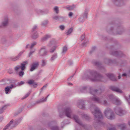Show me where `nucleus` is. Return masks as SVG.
I'll return each instance as SVG.
<instances>
[{
    "label": "nucleus",
    "mask_w": 130,
    "mask_h": 130,
    "mask_svg": "<svg viewBox=\"0 0 130 130\" xmlns=\"http://www.w3.org/2000/svg\"><path fill=\"white\" fill-rule=\"evenodd\" d=\"M83 79H89L92 82H104V77L100 74L98 73L96 71L90 70L88 73H86L83 76Z\"/></svg>",
    "instance_id": "1"
},
{
    "label": "nucleus",
    "mask_w": 130,
    "mask_h": 130,
    "mask_svg": "<svg viewBox=\"0 0 130 130\" xmlns=\"http://www.w3.org/2000/svg\"><path fill=\"white\" fill-rule=\"evenodd\" d=\"M114 48V46L112 45L110 48V51L109 52L110 54L112 55L115 56L116 57H126V55L123 53L122 51H112L111 50H113Z\"/></svg>",
    "instance_id": "2"
},
{
    "label": "nucleus",
    "mask_w": 130,
    "mask_h": 130,
    "mask_svg": "<svg viewBox=\"0 0 130 130\" xmlns=\"http://www.w3.org/2000/svg\"><path fill=\"white\" fill-rule=\"evenodd\" d=\"M104 113L105 116L108 119L112 120L114 118V113L113 111L110 108H108L105 110Z\"/></svg>",
    "instance_id": "3"
},
{
    "label": "nucleus",
    "mask_w": 130,
    "mask_h": 130,
    "mask_svg": "<svg viewBox=\"0 0 130 130\" xmlns=\"http://www.w3.org/2000/svg\"><path fill=\"white\" fill-rule=\"evenodd\" d=\"M22 118H20L17 120H16L15 122L13 123V119L11 120L7 124L4 128L3 130H6L10 126L11 124L13 123V127H15L18 125L21 121Z\"/></svg>",
    "instance_id": "4"
},
{
    "label": "nucleus",
    "mask_w": 130,
    "mask_h": 130,
    "mask_svg": "<svg viewBox=\"0 0 130 130\" xmlns=\"http://www.w3.org/2000/svg\"><path fill=\"white\" fill-rule=\"evenodd\" d=\"M94 111V112H92V113L94 116L95 118L100 119H103L102 113L98 108H95Z\"/></svg>",
    "instance_id": "5"
},
{
    "label": "nucleus",
    "mask_w": 130,
    "mask_h": 130,
    "mask_svg": "<svg viewBox=\"0 0 130 130\" xmlns=\"http://www.w3.org/2000/svg\"><path fill=\"white\" fill-rule=\"evenodd\" d=\"M73 118L76 123L84 127L85 129L87 130H90L87 128V125L83 124L78 119V117L77 116L74 115L73 117Z\"/></svg>",
    "instance_id": "6"
},
{
    "label": "nucleus",
    "mask_w": 130,
    "mask_h": 130,
    "mask_svg": "<svg viewBox=\"0 0 130 130\" xmlns=\"http://www.w3.org/2000/svg\"><path fill=\"white\" fill-rule=\"evenodd\" d=\"M115 111L117 114L121 116H123L127 113L126 111L122 109L121 107H118L115 109Z\"/></svg>",
    "instance_id": "7"
},
{
    "label": "nucleus",
    "mask_w": 130,
    "mask_h": 130,
    "mask_svg": "<svg viewBox=\"0 0 130 130\" xmlns=\"http://www.w3.org/2000/svg\"><path fill=\"white\" fill-rule=\"evenodd\" d=\"M104 62L105 64L109 65H111L112 64H118V62L115 59L112 60L111 59L105 58L104 59Z\"/></svg>",
    "instance_id": "8"
},
{
    "label": "nucleus",
    "mask_w": 130,
    "mask_h": 130,
    "mask_svg": "<svg viewBox=\"0 0 130 130\" xmlns=\"http://www.w3.org/2000/svg\"><path fill=\"white\" fill-rule=\"evenodd\" d=\"M26 83L30 86L34 88H36L38 86V83L35 82V80L33 79L29 80Z\"/></svg>",
    "instance_id": "9"
},
{
    "label": "nucleus",
    "mask_w": 130,
    "mask_h": 130,
    "mask_svg": "<svg viewBox=\"0 0 130 130\" xmlns=\"http://www.w3.org/2000/svg\"><path fill=\"white\" fill-rule=\"evenodd\" d=\"M47 52L46 50V47L43 46L39 50V53L40 55L41 56H45L47 55Z\"/></svg>",
    "instance_id": "10"
},
{
    "label": "nucleus",
    "mask_w": 130,
    "mask_h": 130,
    "mask_svg": "<svg viewBox=\"0 0 130 130\" xmlns=\"http://www.w3.org/2000/svg\"><path fill=\"white\" fill-rule=\"evenodd\" d=\"M117 25V29L116 34L121 35L124 31V28L120 23H119Z\"/></svg>",
    "instance_id": "11"
},
{
    "label": "nucleus",
    "mask_w": 130,
    "mask_h": 130,
    "mask_svg": "<svg viewBox=\"0 0 130 130\" xmlns=\"http://www.w3.org/2000/svg\"><path fill=\"white\" fill-rule=\"evenodd\" d=\"M124 0H112V2L116 6H121L124 5Z\"/></svg>",
    "instance_id": "12"
},
{
    "label": "nucleus",
    "mask_w": 130,
    "mask_h": 130,
    "mask_svg": "<svg viewBox=\"0 0 130 130\" xmlns=\"http://www.w3.org/2000/svg\"><path fill=\"white\" fill-rule=\"evenodd\" d=\"M53 19L57 20L61 22H63L65 20V18L60 15H56L53 17Z\"/></svg>",
    "instance_id": "13"
},
{
    "label": "nucleus",
    "mask_w": 130,
    "mask_h": 130,
    "mask_svg": "<svg viewBox=\"0 0 130 130\" xmlns=\"http://www.w3.org/2000/svg\"><path fill=\"white\" fill-rule=\"evenodd\" d=\"M110 89L112 91L119 93H122V91L119 88L115 86H111L109 87Z\"/></svg>",
    "instance_id": "14"
},
{
    "label": "nucleus",
    "mask_w": 130,
    "mask_h": 130,
    "mask_svg": "<svg viewBox=\"0 0 130 130\" xmlns=\"http://www.w3.org/2000/svg\"><path fill=\"white\" fill-rule=\"evenodd\" d=\"M53 122H54L52 121L49 122L48 123V125L50 127L51 130H60L57 126H51L53 124Z\"/></svg>",
    "instance_id": "15"
},
{
    "label": "nucleus",
    "mask_w": 130,
    "mask_h": 130,
    "mask_svg": "<svg viewBox=\"0 0 130 130\" xmlns=\"http://www.w3.org/2000/svg\"><path fill=\"white\" fill-rule=\"evenodd\" d=\"M39 65V62H33L31 65V68L30 69V71H32L38 67Z\"/></svg>",
    "instance_id": "16"
},
{
    "label": "nucleus",
    "mask_w": 130,
    "mask_h": 130,
    "mask_svg": "<svg viewBox=\"0 0 130 130\" xmlns=\"http://www.w3.org/2000/svg\"><path fill=\"white\" fill-rule=\"evenodd\" d=\"M15 87V86H14L13 84H11L9 86H7L5 88V91L6 94H7L9 93H10L11 91V89Z\"/></svg>",
    "instance_id": "17"
},
{
    "label": "nucleus",
    "mask_w": 130,
    "mask_h": 130,
    "mask_svg": "<svg viewBox=\"0 0 130 130\" xmlns=\"http://www.w3.org/2000/svg\"><path fill=\"white\" fill-rule=\"evenodd\" d=\"M106 75L110 80L114 81H117V79L113 74L107 73Z\"/></svg>",
    "instance_id": "18"
},
{
    "label": "nucleus",
    "mask_w": 130,
    "mask_h": 130,
    "mask_svg": "<svg viewBox=\"0 0 130 130\" xmlns=\"http://www.w3.org/2000/svg\"><path fill=\"white\" fill-rule=\"evenodd\" d=\"M23 53V52H20L15 57H11L9 58L10 59L13 61H15L18 60L20 57Z\"/></svg>",
    "instance_id": "19"
},
{
    "label": "nucleus",
    "mask_w": 130,
    "mask_h": 130,
    "mask_svg": "<svg viewBox=\"0 0 130 130\" xmlns=\"http://www.w3.org/2000/svg\"><path fill=\"white\" fill-rule=\"evenodd\" d=\"M66 115L68 117L71 118L70 113L71 112V109L70 108L68 107L66 108L64 111Z\"/></svg>",
    "instance_id": "20"
},
{
    "label": "nucleus",
    "mask_w": 130,
    "mask_h": 130,
    "mask_svg": "<svg viewBox=\"0 0 130 130\" xmlns=\"http://www.w3.org/2000/svg\"><path fill=\"white\" fill-rule=\"evenodd\" d=\"M84 103V101L83 100L79 101L78 102V107L83 109H85V104Z\"/></svg>",
    "instance_id": "21"
},
{
    "label": "nucleus",
    "mask_w": 130,
    "mask_h": 130,
    "mask_svg": "<svg viewBox=\"0 0 130 130\" xmlns=\"http://www.w3.org/2000/svg\"><path fill=\"white\" fill-rule=\"evenodd\" d=\"M28 62L27 61H23L22 63L21 64L20 66V68L21 70H25L26 68V65L28 64Z\"/></svg>",
    "instance_id": "22"
},
{
    "label": "nucleus",
    "mask_w": 130,
    "mask_h": 130,
    "mask_svg": "<svg viewBox=\"0 0 130 130\" xmlns=\"http://www.w3.org/2000/svg\"><path fill=\"white\" fill-rule=\"evenodd\" d=\"M89 90L90 93L94 95H95L94 94L96 93L99 91V90L97 89H93L91 87H90Z\"/></svg>",
    "instance_id": "23"
},
{
    "label": "nucleus",
    "mask_w": 130,
    "mask_h": 130,
    "mask_svg": "<svg viewBox=\"0 0 130 130\" xmlns=\"http://www.w3.org/2000/svg\"><path fill=\"white\" fill-rule=\"evenodd\" d=\"M82 117L83 118H84L87 121H89L91 118L87 114H83L82 115Z\"/></svg>",
    "instance_id": "24"
},
{
    "label": "nucleus",
    "mask_w": 130,
    "mask_h": 130,
    "mask_svg": "<svg viewBox=\"0 0 130 130\" xmlns=\"http://www.w3.org/2000/svg\"><path fill=\"white\" fill-rule=\"evenodd\" d=\"M49 94L48 95L45 99H44V98L43 97L42 99H40L39 101H37L36 102V103L38 104L45 101L46 100L47 98L49 96Z\"/></svg>",
    "instance_id": "25"
},
{
    "label": "nucleus",
    "mask_w": 130,
    "mask_h": 130,
    "mask_svg": "<svg viewBox=\"0 0 130 130\" xmlns=\"http://www.w3.org/2000/svg\"><path fill=\"white\" fill-rule=\"evenodd\" d=\"M31 38L33 39H36L38 37V34L37 31L32 32Z\"/></svg>",
    "instance_id": "26"
},
{
    "label": "nucleus",
    "mask_w": 130,
    "mask_h": 130,
    "mask_svg": "<svg viewBox=\"0 0 130 130\" xmlns=\"http://www.w3.org/2000/svg\"><path fill=\"white\" fill-rule=\"evenodd\" d=\"M8 19L7 17L4 18V21L2 23V26H6L8 23Z\"/></svg>",
    "instance_id": "27"
},
{
    "label": "nucleus",
    "mask_w": 130,
    "mask_h": 130,
    "mask_svg": "<svg viewBox=\"0 0 130 130\" xmlns=\"http://www.w3.org/2000/svg\"><path fill=\"white\" fill-rule=\"evenodd\" d=\"M51 36L50 35L47 34L45 36L41 38V40L42 41H44L47 40L48 38L51 37Z\"/></svg>",
    "instance_id": "28"
},
{
    "label": "nucleus",
    "mask_w": 130,
    "mask_h": 130,
    "mask_svg": "<svg viewBox=\"0 0 130 130\" xmlns=\"http://www.w3.org/2000/svg\"><path fill=\"white\" fill-rule=\"evenodd\" d=\"M108 97L110 100L113 102L115 101V100L116 99V97L112 94L109 95L108 96Z\"/></svg>",
    "instance_id": "29"
},
{
    "label": "nucleus",
    "mask_w": 130,
    "mask_h": 130,
    "mask_svg": "<svg viewBox=\"0 0 130 130\" xmlns=\"http://www.w3.org/2000/svg\"><path fill=\"white\" fill-rule=\"evenodd\" d=\"M113 103L117 105H120L121 104V102L117 98H116L115 101L113 102Z\"/></svg>",
    "instance_id": "30"
},
{
    "label": "nucleus",
    "mask_w": 130,
    "mask_h": 130,
    "mask_svg": "<svg viewBox=\"0 0 130 130\" xmlns=\"http://www.w3.org/2000/svg\"><path fill=\"white\" fill-rule=\"evenodd\" d=\"M91 100L92 101H93L96 102L98 103L100 102V100L98 98L94 97L92 98L91 99Z\"/></svg>",
    "instance_id": "31"
},
{
    "label": "nucleus",
    "mask_w": 130,
    "mask_h": 130,
    "mask_svg": "<svg viewBox=\"0 0 130 130\" xmlns=\"http://www.w3.org/2000/svg\"><path fill=\"white\" fill-rule=\"evenodd\" d=\"M57 57V54L56 53H55L52 56L50 59V60L52 61H53Z\"/></svg>",
    "instance_id": "32"
},
{
    "label": "nucleus",
    "mask_w": 130,
    "mask_h": 130,
    "mask_svg": "<svg viewBox=\"0 0 130 130\" xmlns=\"http://www.w3.org/2000/svg\"><path fill=\"white\" fill-rule=\"evenodd\" d=\"M73 28L71 27L67 30V31L66 32V34L67 35H68L70 34L73 31Z\"/></svg>",
    "instance_id": "33"
},
{
    "label": "nucleus",
    "mask_w": 130,
    "mask_h": 130,
    "mask_svg": "<svg viewBox=\"0 0 130 130\" xmlns=\"http://www.w3.org/2000/svg\"><path fill=\"white\" fill-rule=\"evenodd\" d=\"M87 88L86 86L80 89V91L82 93H86L87 92Z\"/></svg>",
    "instance_id": "34"
},
{
    "label": "nucleus",
    "mask_w": 130,
    "mask_h": 130,
    "mask_svg": "<svg viewBox=\"0 0 130 130\" xmlns=\"http://www.w3.org/2000/svg\"><path fill=\"white\" fill-rule=\"evenodd\" d=\"M55 44V41L54 40H52L50 41L48 46L50 47H51L52 46Z\"/></svg>",
    "instance_id": "35"
},
{
    "label": "nucleus",
    "mask_w": 130,
    "mask_h": 130,
    "mask_svg": "<svg viewBox=\"0 0 130 130\" xmlns=\"http://www.w3.org/2000/svg\"><path fill=\"white\" fill-rule=\"evenodd\" d=\"M67 50L68 48L67 47L66 45H65L63 47L61 53L63 54H64L66 53Z\"/></svg>",
    "instance_id": "36"
},
{
    "label": "nucleus",
    "mask_w": 130,
    "mask_h": 130,
    "mask_svg": "<svg viewBox=\"0 0 130 130\" xmlns=\"http://www.w3.org/2000/svg\"><path fill=\"white\" fill-rule=\"evenodd\" d=\"M88 10L87 9H85V12L84 14V18H85L86 19H87L88 18Z\"/></svg>",
    "instance_id": "37"
},
{
    "label": "nucleus",
    "mask_w": 130,
    "mask_h": 130,
    "mask_svg": "<svg viewBox=\"0 0 130 130\" xmlns=\"http://www.w3.org/2000/svg\"><path fill=\"white\" fill-rule=\"evenodd\" d=\"M75 5H73L72 6H69L67 7V9L69 10H71L75 8Z\"/></svg>",
    "instance_id": "38"
},
{
    "label": "nucleus",
    "mask_w": 130,
    "mask_h": 130,
    "mask_svg": "<svg viewBox=\"0 0 130 130\" xmlns=\"http://www.w3.org/2000/svg\"><path fill=\"white\" fill-rule=\"evenodd\" d=\"M6 108V105H4V106L2 107L1 108H0V114L2 113L4 111Z\"/></svg>",
    "instance_id": "39"
},
{
    "label": "nucleus",
    "mask_w": 130,
    "mask_h": 130,
    "mask_svg": "<svg viewBox=\"0 0 130 130\" xmlns=\"http://www.w3.org/2000/svg\"><path fill=\"white\" fill-rule=\"evenodd\" d=\"M48 20H47L43 21L41 23V25L43 26H46L48 23Z\"/></svg>",
    "instance_id": "40"
},
{
    "label": "nucleus",
    "mask_w": 130,
    "mask_h": 130,
    "mask_svg": "<svg viewBox=\"0 0 130 130\" xmlns=\"http://www.w3.org/2000/svg\"><path fill=\"white\" fill-rule=\"evenodd\" d=\"M24 70H21V71L19 72L18 74L19 76L22 77L24 75Z\"/></svg>",
    "instance_id": "41"
},
{
    "label": "nucleus",
    "mask_w": 130,
    "mask_h": 130,
    "mask_svg": "<svg viewBox=\"0 0 130 130\" xmlns=\"http://www.w3.org/2000/svg\"><path fill=\"white\" fill-rule=\"evenodd\" d=\"M56 46L55 45L53 46L50 50V52L51 53H53L54 52L55 50Z\"/></svg>",
    "instance_id": "42"
},
{
    "label": "nucleus",
    "mask_w": 130,
    "mask_h": 130,
    "mask_svg": "<svg viewBox=\"0 0 130 130\" xmlns=\"http://www.w3.org/2000/svg\"><path fill=\"white\" fill-rule=\"evenodd\" d=\"M119 126L121 128V130H124L126 128L125 125L123 124H121L120 125H119Z\"/></svg>",
    "instance_id": "43"
},
{
    "label": "nucleus",
    "mask_w": 130,
    "mask_h": 130,
    "mask_svg": "<svg viewBox=\"0 0 130 130\" xmlns=\"http://www.w3.org/2000/svg\"><path fill=\"white\" fill-rule=\"evenodd\" d=\"M96 48V47L95 46H94L92 47L91 50L89 52L90 54H92V53H93L95 50Z\"/></svg>",
    "instance_id": "44"
},
{
    "label": "nucleus",
    "mask_w": 130,
    "mask_h": 130,
    "mask_svg": "<svg viewBox=\"0 0 130 130\" xmlns=\"http://www.w3.org/2000/svg\"><path fill=\"white\" fill-rule=\"evenodd\" d=\"M94 64L96 66L99 67L101 66V64L99 62L96 61L93 62Z\"/></svg>",
    "instance_id": "45"
},
{
    "label": "nucleus",
    "mask_w": 130,
    "mask_h": 130,
    "mask_svg": "<svg viewBox=\"0 0 130 130\" xmlns=\"http://www.w3.org/2000/svg\"><path fill=\"white\" fill-rule=\"evenodd\" d=\"M37 28V26L36 25H35L34 27L32 28V30H31V32H35L36 31H36V29Z\"/></svg>",
    "instance_id": "46"
},
{
    "label": "nucleus",
    "mask_w": 130,
    "mask_h": 130,
    "mask_svg": "<svg viewBox=\"0 0 130 130\" xmlns=\"http://www.w3.org/2000/svg\"><path fill=\"white\" fill-rule=\"evenodd\" d=\"M54 10L55 11L56 14H58L59 13L58 8L57 6H55L54 8Z\"/></svg>",
    "instance_id": "47"
},
{
    "label": "nucleus",
    "mask_w": 130,
    "mask_h": 130,
    "mask_svg": "<svg viewBox=\"0 0 130 130\" xmlns=\"http://www.w3.org/2000/svg\"><path fill=\"white\" fill-rule=\"evenodd\" d=\"M25 83V82L23 81H21L20 82H18L17 83V86H20L24 84Z\"/></svg>",
    "instance_id": "48"
},
{
    "label": "nucleus",
    "mask_w": 130,
    "mask_h": 130,
    "mask_svg": "<svg viewBox=\"0 0 130 130\" xmlns=\"http://www.w3.org/2000/svg\"><path fill=\"white\" fill-rule=\"evenodd\" d=\"M30 92H29L28 93H26L25 95L24 96V97L22 99H26L27 98L28 96L29 95L30 93Z\"/></svg>",
    "instance_id": "49"
},
{
    "label": "nucleus",
    "mask_w": 130,
    "mask_h": 130,
    "mask_svg": "<svg viewBox=\"0 0 130 130\" xmlns=\"http://www.w3.org/2000/svg\"><path fill=\"white\" fill-rule=\"evenodd\" d=\"M37 43L36 42H34L31 44V46L30 47V49H32L34 46Z\"/></svg>",
    "instance_id": "50"
},
{
    "label": "nucleus",
    "mask_w": 130,
    "mask_h": 130,
    "mask_svg": "<svg viewBox=\"0 0 130 130\" xmlns=\"http://www.w3.org/2000/svg\"><path fill=\"white\" fill-rule=\"evenodd\" d=\"M46 62L44 60H43L42 61L41 66L42 67L46 65Z\"/></svg>",
    "instance_id": "51"
},
{
    "label": "nucleus",
    "mask_w": 130,
    "mask_h": 130,
    "mask_svg": "<svg viewBox=\"0 0 130 130\" xmlns=\"http://www.w3.org/2000/svg\"><path fill=\"white\" fill-rule=\"evenodd\" d=\"M59 27L60 29L62 30H64L65 28V27L64 26L62 25H60L59 26Z\"/></svg>",
    "instance_id": "52"
},
{
    "label": "nucleus",
    "mask_w": 130,
    "mask_h": 130,
    "mask_svg": "<svg viewBox=\"0 0 130 130\" xmlns=\"http://www.w3.org/2000/svg\"><path fill=\"white\" fill-rule=\"evenodd\" d=\"M22 111V110H19L18 112L17 113L15 112V113L14 115L15 116L18 115V114L20 113Z\"/></svg>",
    "instance_id": "53"
},
{
    "label": "nucleus",
    "mask_w": 130,
    "mask_h": 130,
    "mask_svg": "<svg viewBox=\"0 0 130 130\" xmlns=\"http://www.w3.org/2000/svg\"><path fill=\"white\" fill-rule=\"evenodd\" d=\"M85 38V36L84 35H82L80 37L81 40L82 41Z\"/></svg>",
    "instance_id": "54"
},
{
    "label": "nucleus",
    "mask_w": 130,
    "mask_h": 130,
    "mask_svg": "<svg viewBox=\"0 0 130 130\" xmlns=\"http://www.w3.org/2000/svg\"><path fill=\"white\" fill-rule=\"evenodd\" d=\"M87 42H84L83 43H82V45L83 46H86V44H87Z\"/></svg>",
    "instance_id": "55"
},
{
    "label": "nucleus",
    "mask_w": 130,
    "mask_h": 130,
    "mask_svg": "<svg viewBox=\"0 0 130 130\" xmlns=\"http://www.w3.org/2000/svg\"><path fill=\"white\" fill-rule=\"evenodd\" d=\"M113 29L114 28L113 27H111L110 28V31H108L107 32H108V33H110L111 32H112V31L113 30Z\"/></svg>",
    "instance_id": "56"
},
{
    "label": "nucleus",
    "mask_w": 130,
    "mask_h": 130,
    "mask_svg": "<svg viewBox=\"0 0 130 130\" xmlns=\"http://www.w3.org/2000/svg\"><path fill=\"white\" fill-rule=\"evenodd\" d=\"M68 63L70 66L71 65L73 64L71 60H69L68 62Z\"/></svg>",
    "instance_id": "57"
},
{
    "label": "nucleus",
    "mask_w": 130,
    "mask_h": 130,
    "mask_svg": "<svg viewBox=\"0 0 130 130\" xmlns=\"http://www.w3.org/2000/svg\"><path fill=\"white\" fill-rule=\"evenodd\" d=\"M47 85H44L41 88V89H40V90H41V91H40L41 92L43 90V89L44 88L46 87Z\"/></svg>",
    "instance_id": "58"
},
{
    "label": "nucleus",
    "mask_w": 130,
    "mask_h": 130,
    "mask_svg": "<svg viewBox=\"0 0 130 130\" xmlns=\"http://www.w3.org/2000/svg\"><path fill=\"white\" fill-rule=\"evenodd\" d=\"M35 51H30V52L29 53V56L30 57V55L33 53Z\"/></svg>",
    "instance_id": "59"
},
{
    "label": "nucleus",
    "mask_w": 130,
    "mask_h": 130,
    "mask_svg": "<svg viewBox=\"0 0 130 130\" xmlns=\"http://www.w3.org/2000/svg\"><path fill=\"white\" fill-rule=\"evenodd\" d=\"M75 74H74L72 76H70L67 79L68 80H70L71 79V78H73L74 75Z\"/></svg>",
    "instance_id": "60"
},
{
    "label": "nucleus",
    "mask_w": 130,
    "mask_h": 130,
    "mask_svg": "<svg viewBox=\"0 0 130 130\" xmlns=\"http://www.w3.org/2000/svg\"><path fill=\"white\" fill-rule=\"evenodd\" d=\"M20 68V67H18L17 66H16L14 68V69L15 71H17Z\"/></svg>",
    "instance_id": "61"
},
{
    "label": "nucleus",
    "mask_w": 130,
    "mask_h": 130,
    "mask_svg": "<svg viewBox=\"0 0 130 130\" xmlns=\"http://www.w3.org/2000/svg\"><path fill=\"white\" fill-rule=\"evenodd\" d=\"M116 128L115 127H113L112 128H109L108 130H115Z\"/></svg>",
    "instance_id": "62"
},
{
    "label": "nucleus",
    "mask_w": 130,
    "mask_h": 130,
    "mask_svg": "<svg viewBox=\"0 0 130 130\" xmlns=\"http://www.w3.org/2000/svg\"><path fill=\"white\" fill-rule=\"evenodd\" d=\"M97 121V123H102L103 122L101 121V120L100 119H98V120Z\"/></svg>",
    "instance_id": "63"
},
{
    "label": "nucleus",
    "mask_w": 130,
    "mask_h": 130,
    "mask_svg": "<svg viewBox=\"0 0 130 130\" xmlns=\"http://www.w3.org/2000/svg\"><path fill=\"white\" fill-rule=\"evenodd\" d=\"M73 15V13H72L71 12H70L68 14L69 16L70 17H72Z\"/></svg>",
    "instance_id": "64"
}]
</instances>
